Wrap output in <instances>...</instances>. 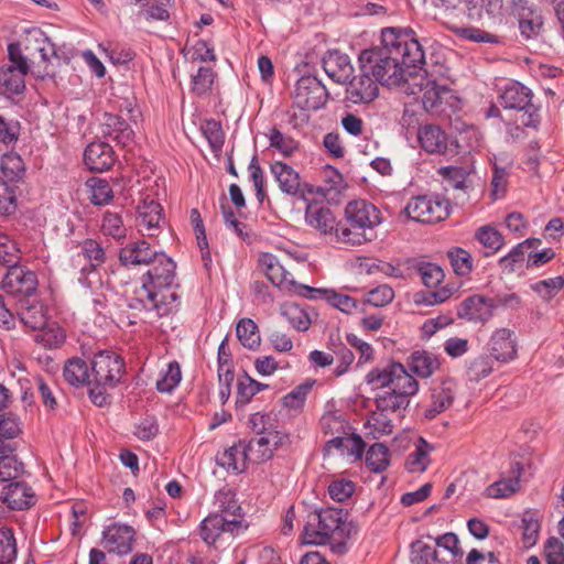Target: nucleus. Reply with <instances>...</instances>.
I'll return each instance as SVG.
<instances>
[{
  "mask_svg": "<svg viewBox=\"0 0 564 564\" xmlns=\"http://www.w3.org/2000/svg\"><path fill=\"white\" fill-rule=\"evenodd\" d=\"M424 51L412 29L386 28L381 45L359 54V70H366L382 86L408 82L406 73L424 63Z\"/></svg>",
  "mask_w": 564,
  "mask_h": 564,
  "instance_id": "nucleus-1",
  "label": "nucleus"
},
{
  "mask_svg": "<svg viewBox=\"0 0 564 564\" xmlns=\"http://www.w3.org/2000/svg\"><path fill=\"white\" fill-rule=\"evenodd\" d=\"M107 254L101 243L95 239H85L78 243L70 256L69 265L77 275V282L94 292L101 288L99 268L106 262Z\"/></svg>",
  "mask_w": 564,
  "mask_h": 564,
  "instance_id": "nucleus-2",
  "label": "nucleus"
},
{
  "mask_svg": "<svg viewBox=\"0 0 564 564\" xmlns=\"http://www.w3.org/2000/svg\"><path fill=\"white\" fill-rule=\"evenodd\" d=\"M177 304L176 293L165 294L162 291L152 290L148 284H142L135 289L132 296L127 299V306L132 311V315H128L129 324H135L137 319L142 321L143 315L166 316L177 307Z\"/></svg>",
  "mask_w": 564,
  "mask_h": 564,
  "instance_id": "nucleus-3",
  "label": "nucleus"
},
{
  "mask_svg": "<svg viewBox=\"0 0 564 564\" xmlns=\"http://www.w3.org/2000/svg\"><path fill=\"white\" fill-rule=\"evenodd\" d=\"M366 382L376 389L389 388L392 392H401L414 397L419 392V382L400 362H391L383 368H375L366 376Z\"/></svg>",
  "mask_w": 564,
  "mask_h": 564,
  "instance_id": "nucleus-4",
  "label": "nucleus"
},
{
  "mask_svg": "<svg viewBox=\"0 0 564 564\" xmlns=\"http://www.w3.org/2000/svg\"><path fill=\"white\" fill-rule=\"evenodd\" d=\"M9 63L0 67V87L7 95H19L25 88L24 77L31 65L22 53L20 44L8 45Z\"/></svg>",
  "mask_w": 564,
  "mask_h": 564,
  "instance_id": "nucleus-5",
  "label": "nucleus"
},
{
  "mask_svg": "<svg viewBox=\"0 0 564 564\" xmlns=\"http://www.w3.org/2000/svg\"><path fill=\"white\" fill-rule=\"evenodd\" d=\"M500 104L506 109L523 111L525 127L536 128L540 123L539 108L532 104V91L519 82H510L500 90Z\"/></svg>",
  "mask_w": 564,
  "mask_h": 564,
  "instance_id": "nucleus-6",
  "label": "nucleus"
},
{
  "mask_svg": "<svg viewBox=\"0 0 564 564\" xmlns=\"http://www.w3.org/2000/svg\"><path fill=\"white\" fill-rule=\"evenodd\" d=\"M243 528L242 519L210 513L200 522L198 531L207 545L218 547L227 541L230 542Z\"/></svg>",
  "mask_w": 564,
  "mask_h": 564,
  "instance_id": "nucleus-7",
  "label": "nucleus"
},
{
  "mask_svg": "<svg viewBox=\"0 0 564 564\" xmlns=\"http://www.w3.org/2000/svg\"><path fill=\"white\" fill-rule=\"evenodd\" d=\"M343 509L328 508L314 516V521L318 522V528L323 533H327V541L332 550L336 553L346 551V540L349 539L354 527L344 520Z\"/></svg>",
  "mask_w": 564,
  "mask_h": 564,
  "instance_id": "nucleus-8",
  "label": "nucleus"
},
{
  "mask_svg": "<svg viewBox=\"0 0 564 564\" xmlns=\"http://www.w3.org/2000/svg\"><path fill=\"white\" fill-rule=\"evenodd\" d=\"M404 213L412 220L433 224L448 217L449 204L437 195H419L408 202Z\"/></svg>",
  "mask_w": 564,
  "mask_h": 564,
  "instance_id": "nucleus-9",
  "label": "nucleus"
},
{
  "mask_svg": "<svg viewBox=\"0 0 564 564\" xmlns=\"http://www.w3.org/2000/svg\"><path fill=\"white\" fill-rule=\"evenodd\" d=\"M413 87L412 93L421 96L424 109L431 113H440L443 111V101L451 96V89L440 84L436 79L431 78L427 74L409 73Z\"/></svg>",
  "mask_w": 564,
  "mask_h": 564,
  "instance_id": "nucleus-10",
  "label": "nucleus"
},
{
  "mask_svg": "<svg viewBox=\"0 0 564 564\" xmlns=\"http://www.w3.org/2000/svg\"><path fill=\"white\" fill-rule=\"evenodd\" d=\"M124 361L120 356L110 351H100L91 361L93 383L113 388L122 378Z\"/></svg>",
  "mask_w": 564,
  "mask_h": 564,
  "instance_id": "nucleus-11",
  "label": "nucleus"
},
{
  "mask_svg": "<svg viewBox=\"0 0 564 564\" xmlns=\"http://www.w3.org/2000/svg\"><path fill=\"white\" fill-rule=\"evenodd\" d=\"M259 265L267 275L268 280L276 286L292 285L297 289L300 295L306 299H317L324 291L306 285H296L292 274L288 272L279 262L276 257L271 253H263L259 258Z\"/></svg>",
  "mask_w": 564,
  "mask_h": 564,
  "instance_id": "nucleus-12",
  "label": "nucleus"
},
{
  "mask_svg": "<svg viewBox=\"0 0 564 564\" xmlns=\"http://www.w3.org/2000/svg\"><path fill=\"white\" fill-rule=\"evenodd\" d=\"M270 171L283 194L303 200H307L308 196L314 194V186L302 182L299 172L289 164L275 161L271 164Z\"/></svg>",
  "mask_w": 564,
  "mask_h": 564,
  "instance_id": "nucleus-13",
  "label": "nucleus"
},
{
  "mask_svg": "<svg viewBox=\"0 0 564 564\" xmlns=\"http://www.w3.org/2000/svg\"><path fill=\"white\" fill-rule=\"evenodd\" d=\"M327 90L315 76L301 77L295 86L294 102L303 110H318L327 101Z\"/></svg>",
  "mask_w": 564,
  "mask_h": 564,
  "instance_id": "nucleus-14",
  "label": "nucleus"
},
{
  "mask_svg": "<svg viewBox=\"0 0 564 564\" xmlns=\"http://www.w3.org/2000/svg\"><path fill=\"white\" fill-rule=\"evenodd\" d=\"M1 289L11 295L31 297L37 289V276L28 267L15 264L8 268L1 281Z\"/></svg>",
  "mask_w": 564,
  "mask_h": 564,
  "instance_id": "nucleus-15",
  "label": "nucleus"
},
{
  "mask_svg": "<svg viewBox=\"0 0 564 564\" xmlns=\"http://www.w3.org/2000/svg\"><path fill=\"white\" fill-rule=\"evenodd\" d=\"M150 265L151 268L143 275L142 284H148L152 290L162 291L165 294L175 293L171 290L175 278V262L163 252H160Z\"/></svg>",
  "mask_w": 564,
  "mask_h": 564,
  "instance_id": "nucleus-16",
  "label": "nucleus"
},
{
  "mask_svg": "<svg viewBox=\"0 0 564 564\" xmlns=\"http://www.w3.org/2000/svg\"><path fill=\"white\" fill-rule=\"evenodd\" d=\"M23 45L26 53L24 56L28 58V62L31 61L33 64L32 57H34L35 54L40 55L41 62L45 65L43 75L47 74L46 67L51 58H59L55 44L41 29L34 28L29 30L24 37Z\"/></svg>",
  "mask_w": 564,
  "mask_h": 564,
  "instance_id": "nucleus-17",
  "label": "nucleus"
},
{
  "mask_svg": "<svg viewBox=\"0 0 564 564\" xmlns=\"http://www.w3.org/2000/svg\"><path fill=\"white\" fill-rule=\"evenodd\" d=\"M162 213L163 208L156 200L149 196L142 198L137 207L135 218L139 231L144 236H156L164 220Z\"/></svg>",
  "mask_w": 564,
  "mask_h": 564,
  "instance_id": "nucleus-18",
  "label": "nucleus"
},
{
  "mask_svg": "<svg viewBox=\"0 0 564 564\" xmlns=\"http://www.w3.org/2000/svg\"><path fill=\"white\" fill-rule=\"evenodd\" d=\"M490 357L499 362H509L517 358L518 341L516 333L510 328H497L487 344Z\"/></svg>",
  "mask_w": 564,
  "mask_h": 564,
  "instance_id": "nucleus-19",
  "label": "nucleus"
},
{
  "mask_svg": "<svg viewBox=\"0 0 564 564\" xmlns=\"http://www.w3.org/2000/svg\"><path fill=\"white\" fill-rule=\"evenodd\" d=\"M135 531L127 524L113 523L102 532V542L109 553L126 555L132 551Z\"/></svg>",
  "mask_w": 564,
  "mask_h": 564,
  "instance_id": "nucleus-20",
  "label": "nucleus"
},
{
  "mask_svg": "<svg viewBox=\"0 0 564 564\" xmlns=\"http://www.w3.org/2000/svg\"><path fill=\"white\" fill-rule=\"evenodd\" d=\"M0 499L12 510H24L35 503V495L32 488L19 478L2 484Z\"/></svg>",
  "mask_w": 564,
  "mask_h": 564,
  "instance_id": "nucleus-21",
  "label": "nucleus"
},
{
  "mask_svg": "<svg viewBox=\"0 0 564 564\" xmlns=\"http://www.w3.org/2000/svg\"><path fill=\"white\" fill-rule=\"evenodd\" d=\"M347 224H356L359 228L373 229L381 223L380 210L365 199L351 200L345 207Z\"/></svg>",
  "mask_w": 564,
  "mask_h": 564,
  "instance_id": "nucleus-22",
  "label": "nucleus"
},
{
  "mask_svg": "<svg viewBox=\"0 0 564 564\" xmlns=\"http://www.w3.org/2000/svg\"><path fill=\"white\" fill-rule=\"evenodd\" d=\"M347 99L352 104H369L379 95L380 83L366 70H359V75L348 82Z\"/></svg>",
  "mask_w": 564,
  "mask_h": 564,
  "instance_id": "nucleus-23",
  "label": "nucleus"
},
{
  "mask_svg": "<svg viewBox=\"0 0 564 564\" xmlns=\"http://www.w3.org/2000/svg\"><path fill=\"white\" fill-rule=\"evenodd\" d=\"M494 311L491 297L473 295L462 302L457 315L468 322L485 324L491 319Z\"/></svg>",
  "mask_w": 564,
  "mask_h": 564,
  "instance_id": "nucleus-24",
  "label": "nucleus"
},
{
  "mask_svg": "<svg viewBox=\"0 0 564 564\" xmlns=\"http://www.w3.org/2000/svg\"><path fill=\"white\" fill-rule=\"evenodd\" d=\"M285 437L284 433H273L252 438L245 445L248 460L259 464L270 459L274 449L283 444Z\"/></svg>",
  "mask_w": 564,
  "mask_h": 564,
  "instance_id": "nucleus-25",
  "label": "nucleus"
},
{
  "mask_svg": "<svg viewBox=\"0 0 564 564\" xmlns=\"http://www.w3.org/2000/svg\"><path fill=\"white\" fill-rule=\"evenodd\" d=\"M419 142L424 151L431 154H452L453 145L447 134L435 124H425L419 129Z\"/></svg>",
  "mask_w": 564,
  "mask_h": 564,
  "instance_id": "nucleus-26",
  "label": "nucleus"
},
{
  "mask_svg": "<svg viewBox=\"0 0 564 564\" xmlns=\"http://www.w3.org/2000/svg\"><path fill=\"white\" fill-rule=\"evenodd\" d=\"M84 162L93 172H105L116 162L113 149L106 142H91L85 149Z\"/></svg>",
  "mask_w": 564,
  "mask_h": 564,
  "instance_id": "nucleus-27",
  "label": "nucleus"
},
{
  "mask_svg": "<svg viewBox=\"0 0 564 564\" xmlns=\"http://www.w3.org/2000/svg\"><path fill=\"white\" fill-rule=\"evenodd\" d=\"M18 316L22 324L32 330H43L47 324L44 305L32 297H21L18 303Z\"/></svg>",
  "mask_w": 564,
  "mask_h": 564,
  "instance_id": "nucleus-28",
  "label": "nucleus"
},
{
  "mask_svg": "<svg viewBox=\"0 0 564 564\" xmlns=\"http://www.w3.org/2000/svg\"><path fill=\"white\" fill-rule=\"evenodd\" d=\"M325 73L336 83L346 84L354 73V67L347 54L329 51L323 57Z\"/></svg>",
  "mask_w": 564,
  "mask_h": 564,
  "instance_id": "nucleus-29",
  "label": "nucleus"
},
{
  "mask_svg": "<svg viewBox=\"0 0 564 564\" xmlns=\"http://www.w3.org/2000/svg\"><path fill=\"white\" fill-rule=\"evenodd\" d=\"M160 252L153 250L149 242L140 240L121 248L119 261L122 265H150Z\"/></svg>",
  "mask_w": 564,
  "mask_h": 564,
  "instance_id": "nucleus-30",
  "label": "nucleus"
},
{
  "mask_svg": "<svg viewBox=\"0 0 564 564\" xmlns=\"http://www.w3.org/2000/svg\"><path fill=\"white\" fill-rule=\"evenodd\" d=\"M455 397V384L444 381L434 387L431 392V404L426 408L424 416L429 420L436 417L452 406Z\"/></svg>",
  "mask_w": 564,
  "mask_h": 564,
  "instance_id": "nucleus-31",
  "label": "nucleus"
},
{
  "mask_svg": "<svg viewBox=\"0 0 564 564\" xmlns=\"http://www.w3.org/2000/svg\"><path fill=\"white\" fill-rule=\"evenodd\" d=\"M305 221L308 226L324 235L333 231L336 232L337 221L333 212L328 207L307 204Z\"/></svg>",
  "mask_w": 564,
  "mask_h": 564,
  "instance_id": "nucleus-32",
  "label": "nucleus"
},
{
  "mask_svg": "<svg viewBox=\"0 0 564 564\" xmlns=\"http://www.w3.org/2000/svg\"><path fill=\"white\" fill-rule=\"evenodd\" d=\"M467 15L471 20L498 18L503 13V0H459Z\"/></svg>",
  "mask_w": 564,
  "mask_h": 564,
  "instance_id": "nucleus-33",
  "label": "nucleus"
},
{
  "mask_svg": "<svg viewBox=\"0 0 564 564\" xmlns=\"http://www.w3.org/2000/svg\"><path fill=\"white\" fill-rule=\"evenodd\" d=\"M63 377L67 383L73 387H84L93 383L91 372H89L88 364L79 358H69L63 368Z\"/></svg>",
  "mask_w": 564,
  "mask_h": 564,
  "instance_id": "nucleus-34",
  "label": "nucleus"
},
{
  "mask_svg": "<svg viewBox=\"0 0 564 564\" xmlns=\"http://www.w3.org/2000/svg\"><path fill=\"white\" fill-rule=\"evenodd\" d=\"M408 367L420 378L431 377L440 367L438 358L426 350H415L408 359Z\"/></svg>",
  "mask_w": 564,
  "mask_h": 564,
  "instance_id": "nucleus-35",
  "label": "nucleus"
},
{
  "mask_svg": "<svg viewBox=\"0 0 564 564\" xmlns=\"http://www.w3.org/2000/svg\"><path fill=\"white\" fill-rule=\"evenodd\" d=\"M215 510L212 513H220L225 518L242 519L241 507L235 492L229 488H221L215 495Z\"/></svg>",
  "mask_w": 564,
  "mask_h": 564,
  "instance_id": "nucleus-36",
  "label": "nucleus"
},
{
  "mask_svg": "<svg viewBox=\"0 0 564 564\" xmlns=\"http://www.w3.org/2000/svg\"><path fill=\"white\" fill-rule=\"evenodd\" d=\"M410 397L401 392L383 391L375 399L377 410L381 413L391 412L402 414L410 405Z\"/></svg>",
  "mask_w": 564,
  "mask_h": 564,
  "instance_id": "nucleus-37",
  "label": "nucleus"
},
{
  "mask_svg": "<svg viewBox=\"0 0 564 564\" xmlns=\"http://www.w3.org/2000/svg\"><path fill=\"white\" fill-rule=\"evenodd\" d=\"M438 173L457 191L467 194L473 188L471 169L463 166H444Z\"/></svg>",
  "mask_w": 564,
  "mask_h": 564,
  "instance_id": "nucleus-38",
  "label": "nucleus"
},
{
  "mask_svg": "<svg viewBox=\"0 0 564 564\" xmlns=\"http://www.w3.org/2000/svg\"><path fill=\"white\" fill-rule=\"evenodd\" d=\"M433 446L423 437L415 443V448L406 457L405 467L410 473H423L431 463L430 453Z\"/></svg>",
  "mask_w": 564,
  "mask_h": 564,
  "instance_id": "nucleus-39",
  "label": "nucleus"
},
{
  "mask_svg": "<svg viewBox=\"0 0 564 564\" xmlns=\"http://www.w3.org/2000/svg\"><path fill=\"white\" fill-rule=\"evenodd\" d=\"M247 460V451L245 445L241 443L239 445L231 446L217 456L218 465L232 473H242L246 469Z\"/></svg>",
  "mask_w": 564,
  "mask_h": 564,
  "instance_id": "nucleus-40",
  "label": "nucleus"
},
{
  "mask_svg": "<svg viewBox=\"0 0 564 564\" xmlns=\"http://www.w3.org/2000/svg\"><path fill=\"white\" fill-rule=\"evenodd\" d=\"M475 238L487 249L486 257L495 254L505 245L503 236L490 225L478 228Z\"/></svg>",
  "mask_w": 564,
  "mask_h": 564,
  "instance_id": "nucleus-41",
  "label": "nucleus"
},
{
  "mask_svg": "<svg viewBox=\"0 0 564 564\" xmlns=\"http://www.w3.org/2000/svg\"><path fill=\"white\" fill-rule=\"evenodd\" d=\"M100 229L105 236L111 237L116 241L127 237V227L123 224L121 214L117 212L107 210L104 213Z\"/></svg>",
  "mask_w": 564,
  "mask_h": 564,
  "instance_id": "nucleus-42",
  "label": "nucleus"
},
{
  "mask_svg": "<svg viewBox=\"0 0 564 564\" xmlns=\"http://www.w3.org/2000/svg\"><path fill=\"white\" fill-rule=\"evenodd\" d=\"M366 465L373 473H381L390 465L389 448L382 443H375L366 454Z\"/></svg>",
  "mask_w": 564,
  "mask_h": 564,
  "instance_id": "nucleus-43",
  "label": "nucleus"
},
{
  "mask_svg": "<svg viewBox=\"0 0 564 564\" xmlns=\"http://www.w3.org/2000/svg\"><path fill=\"white\" fill-rule=\"evenodd\" d=\"M281 314L299 332H306L311 326L307 312L296 303L283 304Z\"/></svg>",
  "mask_w": 564,
  "mask_h": 564,
  "instance_id": "nucleus-44",
  "label": "nucleus"
},
{
  "mask_svg": "<svg viewBox=\"0 0 564 564\" xmlns=\"http://www.w3.org/2000/svg\"><path fill=\"white\" fill-rule=\"evenodd\" d=\"M236 333L241 345L248 349H256L260 346V334L257 324L250 318H242L238 322Z\"/></svg>",
  "mask_w": 564,
  "mask_h": 564,
  "instance_id": "nucleus-45",
  "label": "nucleus"
},
{
  "mask_svg": "<svg viewBox=\"0 0 564 564\" xmlns=\"http://www.w3.org/2000/svg\"><path fill=\"white\" fill-rule=\"evenodd\" d=\"M335 234L338 241L351 246H360L364 242L371 240V238L367 236V229L359 228L356 224H337Z\"/></svg>",
  "mask_w": 564,
  "mask_h": 564,
  "instance_id": "nucleus-46",
  "label": "nucleus"
},
{
  "mask_svg": "<svg viewBox=\"0 0 564 564\" xmlns=\"http://www.w3.org/2000/svg\"><path fill=\"white\" fill-rule=\"evenodd\" d=\"M0 169L6 182L14 183L24 174V163L20 155L8 153L1 158Z\"/></svg>",
  "mask_w": 564,
  "mask_h": 564,
  "instance_id": "nucleus-47",
  "label": "nucleus"
},
{
  "mask_svg": "<svg viewBox=\"0 0 564 564\" xmlns=\"http://www.w3.org/2000/svg\"><path fill=\"white\" fill-rule=\"evenodd\" d=\"M249 425L258 435L282 433L274 413H254L249 419Z\"/></svg>",
  "mask_w": 564,
  "mask_h": 564,
  "instance_id": "nucleus-48",
  "label": "nucleus"
},
{
  "mask_svg": "<svg viewBox=\"0 0 564 564\" xmlns=\"http://www.w3.org/2000/svg\"><path fill=\"white\" fill-rule=\"evenodd\" d=\"M267 137L270 147L284 156L292 155L299 148V143L293 138L282 133L276 127L271 128Z\"/></svg>",
  "mask_w": 564,
  "mask_h": 564,
  "instance_id": "nucleus-49",
  "label": "nucleus"
},
{
  "mask_svg": "<svg viewBox=\"0 0 564 564\" xmlns=\"http://www.w3.org/2000/svg\"><path fill=\"white\" fill-rule=\"evenodd\" d=\"M87 186L90 189V200L94 205H106L113 198V193L108 181L91 177L87 181Z\"/></svg>",
  "mask_w": 564,
  "mask_h": 564,
  "instance_id": "nucleus-50",
  "label": "nucleus"
},
{
  "mask_svg": "<svg viewBox=\"0 0 564 564\" xmlns=\"http://www.w3.org/2000/svg\"><path fill=\"white\" fill-rule=\"evenodd\" d=\"M21 250L18 243L7 234H0V264L11 268L19 264Z\"/></svg>",
  "mask_w": 564,
  "mask_h": 564,
  "instance_id": "nucleus-51",
  "label": "nucleus"
},
{
  "mask_svg": "<svg viewBox=\"0 0 564 564\" xmlns=\"http://www.w3.org/2000/svg\"><path fill=\"white\" fill-rule=\"evenodd\" d=\"M182 379L181 367L177 361H171L166 370L161 372V377L156 381V389L162 393L172 392Z\"/></svg>",
  "mask_w": 564,
  "mask_h": 564,
  "instance_id": "nucleus-52",
  "label": "nucleus"
},
{
  "mask_svg": "<svg viewBox=\"0 0 564 564\" xmlns=\"http://www.w3.org/2000/svg\"><path fill=\"white\" fill-rule=\"evenodd\" d=\"M479 141L477 129L469 127L451 141L452 154L476 150L479 147Z\"/></svg>",
  "mask_w": 564,
  "mask_h": 564,
  "instance_id": "nucleus-53",
  "label": "nucleus"
},
{
  "mask_svg": "<svg viewBox=\"0 0 564 564\" xmlns=\"http://www.w3.org/2000/svg\"><path fill=\"white\" fill-rule=\"evenodd\" d=\"M415 270L420 274L422 283L430 289L438 286L445 276L443 269L435 263L417 262Z\"/></svg>",
  "mask_w": 564,
  "mask_h": 564,
  "instance_id": "nucleus-54",
  "label": "nucleus"
},
{
  "mask_svg": "<svg viewBox=\"0 0 564 564\" xmlns=\"http://www.w3.org/2000/svg\"><path fill=\"white\" fill-rule=\"evenodd\" d=\"M454 272L457 275H468L473 270V258L470 253L462 248H453L447 252Z\"/></svg>",
  "mask_w": 564,
  "mask_h": 564,
  "instance_id": "nucleus-55",
  "label": "nucleus"
},
{
  "mask_svg": "<svg viewBox=\"0 0 564 564\" xmlns=\"http://www.w3.org/2000/svg\"><path fill=\"white\" fill-rule=\"evenodd\" d=\"M321 427L326 435L335 436L349 434L352 427L340 415L335 413H326L321 419Z\"/></svg>",
  "mask_w": 564,
  "mask_h": 564,
  "instance_id": "nucleus-56",
  "label": "nucleus"
},
{
  "mask_svg": "<svg viewBox=\"0 0 564 564\" xmlns=\"http://www.w3.org/2000/svg\"><path fill=\"white\" fill-rule=\"evenodd\" d=\"M23 474V464L15 456L0 455V484L13 481Z\"/></svg>",
  "mask_w": 564,
  "mask_h": 564,
  "instance_id": "nucleus-57",
  "label": "nucleus"
},
{
  "mask_svg": "<svg viewBox=\"0 0 564 564\" xmlns=\"http://www.w3.org/2000/svg\"><path fill=\"white\" fill-rule=\"evenodd\" d=\"M17 542L13 531L9 528L0 529V564H9L17 557Z\"/></svg>",
  "mask_w": 564,
  "mask_h": 564,
  "instance_id": "nucleus-58",
  "label": "nucleus"
},
{
  "mask_svg": "<svg viewBox=\"0 0 564 564\" xmlns=\"http://www.w3.org/2000/svg\"><path fill=\"white\" fill-rule=\"evenodd\" d=\"M520 488L519 478H507L495 481L486 489V496L495 499H502L513 495Z\"/></svg>",
  "mask_w": 564,
  "mask_h": 564,
  "instance_id": "nucleus-59",
  "label": "nucleus"
},
{
  "mask_svg": "<svg viewBox=\"0 0 564 564\" xmlns=\"http://www.w3.org/2000/svg\"><path fill=\"white\" fill-rule=\"evenodd\" d=\"M564 286V278L558 275L546 280H541L531 285V289L536 292L544 301L553 299Z\"/></svg>",
  "mask_w": 564,
  "mask_h": 564,
  "instance_id": "nucleus-60",
  "label": "nucleus"
},
{
  "mask_svg": "<svg viewBox=\"0 0 564 564\" xmlns=\"http://www.w3.org/2000/svg\"><path fill=\"white\" fill-rule=\"evenodd\" d=\"M411 550L412 564H433L437 562L436 550L422 541L413 542Z\"/></svg>",
  "mask_w": 564,
  "mask_h": 564,
  "instance_id": "nucleus-61",
  "label": "nucleus"
},
{
  "mask_svg": "<svg viewBox=\"0 0 564 564\" xmlns=\"http://www.w3.org/2000/svg\"><path fill=\"white\" fill-rule=\"evenodd\" d=\"M15 186L0 178V214L10 215L15 212Z\"/></svg>",
  "mask_w": 564,
  "mask_h": 564,
  "instance_id": "nucleus-62",
  "label": "nucleus"
},
{
  "mask_svg": "<svg viewBox=\"0 0 564 564\" xmlns=\"http://www.w3.org/2000/svg\"><path fill=\"white\" fill-rule=\"evenodd\" d=\"M518 22L521 35L528 40L538 36L543 25L539 10L529 14L528 18L519 19Z\"/></svg>",
  "mask_w": 564,
  "mask_h": 564,
  "instance_id": "nucleus-63",
  "label": "nucleus"
},
{
  "mask_svg": "<svg viewBox=\"0 0 564 564\" xmlns=\"http://www.w3.org/2000/svg\"><path fill=\"white\" fill-rule=\"evenodd\" d=\"M546 564H564V544L557 538H550L544 544Z\"/></svg>",
  "mask_w": 564,
  "mask_h": 564,
  "instance_id": "nucleus-64",
  "label": "nucleus"
}]
</instances>
